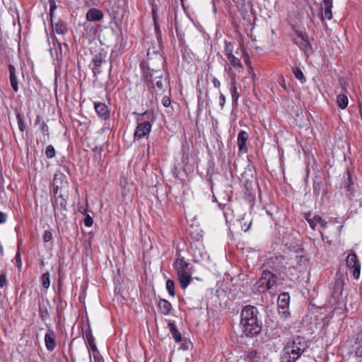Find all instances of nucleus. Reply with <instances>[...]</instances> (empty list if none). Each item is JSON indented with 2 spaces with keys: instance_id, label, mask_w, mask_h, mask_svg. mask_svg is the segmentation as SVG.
<instances>
[{
  "instance_id": "1",
  "label": "nucleus",
  "mask_w": 362,
  "mask_h": 362,
  "mask_svg": "<svg viewBox=\"0 0 362 362\" xmlns=\"http://www.w3.org/2000/svg\"><path fill=\"white\" fill-rule=\"evenodd\" d=\"M258 315L259 311L255 306L247 305L243 309L240 324L247 337H251L260 333L262 322Z\"/></svg>"
},
{
  "instance_id": "2",
  "label": "nucleus",
  "mask_w": 362,
  "mask_h": 362,
  "mask_svg": "<svg viewBox=\"0 0 362 362\" xmlns=\"http://www.w3.org/2000/svg\"><path fill=\"white\" fill-rule=\"evenodd\" d=\"M308 341L302 337H297L289 341L283 349L282 362L296 361L308 348Z\"/></svg>"
},
{
  "instance_id": "3",
  "label": "nucleus",
  "mask_w": 362,
  "mask_h": 362,
  "mask_svg": "<svg viewBox=\"0 0 362 362\" xmlns=\"http://www.w3.org/2000/svg\"><path fill=\"white\" fill-rule=\"evenodd\" d=\"M177 258L173 264L174 269L177 275L180 288L185 289L192 280V275L188 271L189 264L180 253H176Z\"/></svg>"
},
{
  "instance_id": "4",
  "label": "nucleus",
  "mask_w": 362,
  "mask_h": 362,
  "mask_svg": "<svg viewBox=\"0 0 362 362\" xmlns=\"http://www.w3.org/2000/svg\"><path fill=\"white\" fill-rule=\"evenodd\" d=\"M293 33V42L298 45L306 55H308L312 52V45L308 34L305 32L297 30H294Z\"/></svg>"
},
{
  "instance_id": "5",
  "label": "nucleus",
  "mask_w": 362,
  "mask_h": 362,
  "mask_svg": "<svg viewBox=\"0 0 362 362\" xmlns=\"http://www.w3.org/2000/svg\"><path fill=\"white\" fill-rule=\"evenodd\" d=\"M150 81L153 88L158 92L165 90L168 86L167 78L163 74V71L160 69L153 70V73L150 75Z\"/></svg>"
},
{
  "instance_id": "6",
  "label": "nucleus",
  "mask_w": 362,
  "mask_h": 362,
  "mask_svg": "<svg viewBox=\"0 0 362 362\" xmlns=\"http://www.w3.org/2000/svg\"><path fill=\"white\" fill-rule=\"evenodd\" d=\"M151 124L148 121H143L141 118L138 119L134 137L135 139H141L148 136L151 130Z\"/></svg>"
},
{
  "instance_id": "7",
  "label": "nucleus",
  "mask_w": 362,
  "mask_h": 362,
  "mask_svg": "<svg viewBox=\"0 0 362 362\" xmlns=\"http://www.w3.org/2000/svg\"><path fill=\"white\" fill-rule=\"evenodd\" d=\"M346 266L349 269H353V276L358 279L360 277L361 264L355 253L349 254L346 259Z\"/></svg>"
},
{
  "instance_id": "8",
  "label": "nucleus",
  "mask_w": 362,
  "mask_h": 362,
  "mask_svg": "<svg viewBox=\"0 0 362 362\" xmlns=\"http://www.w3.org/2000/svg\"><path fill=\"white\" fill-rule=\"evenodd\" d=\"M55 199H54V214L57 216V211H66V198L61 193L57 195L58 187L54 188Z\"/></svg>"
},
{
  "instance_id": "9",
  "label": "nucleus",
  "mask_w": 362,
  "mask_h": 362,
  "mask_svg": "<svg viewBox=\"0 0 362 362\" xmlns=\"http://www.w3.org/2000/svg\"><path fill=\"white\" fill-rule=\"evenodd\" d=\"M289 300H290V296L288 293H281L278 298L277 304L279 310V313H282L285 315V317L287 316L288 313V308L289 305Z\"/></svg>"
},
{
  "instance_id": "10",
  "label": "nucleus",
  "mask_w": 362,
  "mask_h": 362,
  "mask_svg": "<svg viewBox=\"0 0 362 362\" xmlns=\"http://www.w3.org/2000/svg\"><path fill=\"white\" fill-rule=\"evenodd\" d=\"M233 45L231 43L225 44V52L228 61L233 67H242L241 62L239 59H238L233 54Z\"/></svg>"
},
{
  "instance_id": "11",
  "label": "nucleus",
  "mask_w": 362,
  "mask_h": 362,
  "mask_svg": "<svg viewBox=\"0 0 362 362\" xmlns=\"http://www.w3.org/2000/svg\"><path fill=\"white\" fill-rule=\"evenodd\" d=\"M277 277L269 271H264L261 279L262 284H266L267 290H269L276 284Z\"/></svg>"
},
{
  "instance_id": "12",
  "label": "nucleus",
  "mask_w": 362,
  "mask_h": 362,
  "mask_svg": "<svg viewBox=\"0 0 362 362\" xmlns=\"http://www.w3.org/2000/svg\"><path fill=\"white\" fill-rule=\"evenodd\" d=\"M94 108L100 118L104 120L109 118L110 110L108 107L105 103L100 102L95 103Z\"/></svg>"
},
{
  "instance_id": "13",
  "label": "nucleus",
  "mask_w": 362,
  "mask_h": 362,
  "mask_svg": "<svg viewBox=\"0 0 362 362\" xmlns=\"http://www.w3.org/2000/svg\"><path fill=\"white\" fill-rule=\"evenodd\" d=\"M248 139V134L244 131L241 130L238 135L237 139V144L238 146V149L240 152L242 153H246L247 151V141Z\"/></svg>"
},
{
  "instance_id": "14",
  "label": "nucleus",
  "mask_w": 362,
  "mask_h": 362,
  "mask_svg": "<svg viewBox=\"0 0 362 362\" xmlns=\"http://www.w3.org/2000/svg\"><path fill=\"white\" fill-rule=\"evenodd\" d=\"M347 175V180L344 181V187L346 188V196L350 199H354V198L357 196L359 197L358 200L362 199V194H360L358 192H352L351 186L353 185V182L351 180L349 172L348 171L346 173Z\"/></svg>"
},
{
  "instance_id": "15",
  "label": "nucleus",
  "mask_w": 362,
  "mask_h": 362,
  "mask_svg": "<svg viewBox=\"0 0 362 362\" xmlns=\"http://www.w3.org/2000/svg\"><path fill=\"white\" fill-rule=\"evenodd\" d=\"M306 220L313 230H316L317 225L322 228H325L327 226V222L318 215H315L311 218H307Z\"/></svg>"
},
{
  "instance_id": "16",
  "label": "nucleus",
  "mask_w": 362,
  "mask_h": 362,
  "mask_svg": "<svg viewBox=\"0 0 362 362\" xmlns=\"http://www.w3.org/2000/svg\"><path fill=\"white\" fill-rule=\"evenodd\" d=\"M45 342L47 350L52 351L56 346L55 334L53 330L48 329L45 335Z\"/></svg>"
},
{
  "instance_id": "17",
  "label": "nucleus",
  "mask_w": 362,
  "mask_h": 362,
  "mask_svg": "<svg viewBox=\"0 0 362 362\" xmlns=\"http://www.w3.org/2000/svg\"><path fill=\"white\" fill-rule=\"evenodd\" d=\"M103 17V13L97 8H90L86 13V20L88 21H98Z\"/></svg>"
},
{
  "instance_id": "18",
  "label": "nucleus",
  "mask_w": 362,
  "mask_h": 362,
  "mask_svg": "<svg viewBox=\"0 0 362 362\" xmlns=\"http://www.w3.org/2000/svg\"><path fill=\"white\" fill-rule=\"evenodd\" d=\"M8 70L10 74V81L12 88L15 92L18 91V80L16 75V68L12 64L8 65Z\"/></svg>"
},
{
  "instance_id": "19",
  "label": "nucleus",
  "mask_w": 362,
  "mask_h": 362,
  "mask_svg": "<svg viewBox=\"0 0 362 362\" xmlns=\"http://www.w3.org/2000/svg\"><path fill=\"white\" fill-rule=\"evenodd\" d=\"M332 0H324L323 1V13L322 16L328 20L332 18Z\"/></svg>"
},
{
  "instance_id": "20",
  "label": "nucleus",
  "mask_w": 362,
  "mask_h": 362,
  "mask_svg": "<svg viewBox=\"0 0 362 362\" xmlns=\"http://www.w3.org/2000/svg\"><path fill=\"white\" fill-rule=\"evenodd\" d=\"M247 362H259L261 355L255 349H249L244 352Z\"/></svg>"
},
{
  "instance_id": "21",
  "label": "nucleus",
  "mask_w": 362,
  "mask_h": 362,
  "mask_svg": "<svg viewBox=\"0 0 362 362\" xmlns=\"http://www.w3.org/2000/svg\"><path fill=\"white\" fill-rule=\"evenodd\" d=\"M168 327L175 341L177 343L180 342L182 341V335L177 329L175 323L172 321H169Z\"/></svg>"
},
{
  "instance_id": "22",
  "label": "nucleus",
  "mask_w": 362,
  "mask_h": 362,
  "mask_svg": "<svg viewBox=\"0 0 362 362\" xmlns=\"http://www.w3.org/2000/svg\"><path fill=\"white\" fill-rule=\"evenodd\" d=\"M114 13L118 14L124 10L126 0H110Z\"/></svg>"
},
{
  "instance_id": "23",
  "label": "nucleus",
  "mask_w": 362,
  "mask_h": 362,
  "mask_svg": "<svg viewBox=\"0 0 362 362\" xmlns=\"http://www.w3.org/2000/svg\"><path fill=\"white\" fill-rule=\"evenodd\" d=\"M158 307L161 313L164 315H168L172 309L171 303L165 299L160 300Z\"/></svg>"
},
{
  "instance_id": "24",
  "label": "nucleus",
  "mask_w": 362,
  "mask_h": 362,
  "mask_svg": "<svg viewBox=\"0 0 362 362\" xmlns=\"http://www.w3.org/2000/svg\"><path fill=\"white\" fill-rule=\"evenodd\" d=\"M296 267L297 269L301 270L307 267L308 264V259L303 255H296Z\"/></svg>"
},
{
  "instance_id": "25",
  "label": "nucleus",
  "mask_w": 362,
  "mask_h": 362,
  "mask_svg": "<svg viewBox=\"0 0 362 362\" xmlns=\"http://www.w3.org/2000/svg\"><path fill=\"white\" fill-rule=\"evenodd\" d=\"M348 97L345 94H339L337 98V103L341 109H345L348 105Z\"/></svg>"
},
{
  "instance_id": "26",
  "label": "nucleus",
  "mask_w": 362,
  "mask_h": 362,
  "mask_svg": "<svg viewBox=\"0 0 362 362\" xmlns=\"http://www.w3.org/2000/svg\"><path fill=\"white\" fill-rule=\"evenodd\" d=\"M86 338L90 350L93 352H97V346L94 341V337L90 332L86 333Z\"/></svg>"
},
{
  "instance_id": "27",
  "label": "nucleus",
  "mask_w": 362,
  "mask_h": 362,
  "mask_svg": "<svg viewBox=\"0 0 362 362\" xmlns=\"http://www.w3.org/2000/svg\"><path fill=\"white\" fill-rule=\"evenodd\" d=\"M230 92H231L233 105L236 106L240 95L238 92L237 87L234 82H233L231 84Z\"/></svg>"
},
{
  "instance_id": "28",
  "label": "nucleus",
  "mask_w": 362,
  "mask_h": 362,
  "mask_svg": "<svg viewBox=\"0 0 362 362\" xmlns=\"http://www.w3.org/2000/svg\"><path fill=\"white\" fill-rule=\"evenodd\" d=\"M42 285L44 288H48L50 285V274L49 272H45L41 277Z\"/></svg>"
},
{
  "instance_id": "29",
  "label": "nucleus",
  "mask_w": 362,
  "mask_h": 362,
  "mask_svg": "<svg viewBox=\"0 0 362 362\" xmlns=\"http://www.w3.org/2000/svg\"><path fill=\"white\" fill-rule=\"evenodd\" d=\"M166 289L172 297L175 296V283L173 280L168 279L166 281Z\"/></svg>"
},
{
  "instance_id": "30",
  "label": "nucleus",
  "mask_w": 362,
  "mask_h": 362,
  "mask_svg": "<svg viewBox=\"0 0 362 362\" xmlns=\"http://www.w3.org/2000/svg\"><path fill=\"white\" fill-rule=\"evenodd\" d=\"M293 74L295 75L296 78L300 81L302 83L305 81L303 73L300 68L296 67L293 69Z\"/></svg>"
},
{
  "instance_id": "31",
  "label": "nucleus",
  "mask_w": 362,
  "mask_h": 362,
  "mask_svg": "<svg viewBox=\"0 0 362 362\" xmlns=\"http://www.w3.org/2000/svg\"><path fill=\"white\" fill-rule=\"evenodd\" d=\"M93 62L95 67H100L105 61L100 54H97L93 58Z\"/></svg>"
},
{
  "instance_id": "32",
  "label": "nucleus",
  "mask_w": 362,
  "mask_h": 362,
  "mask_svg": "<svg viewBox=\"0 0 362 362\" xmlns=\"http://www.w3.org/2000/svg\"><path fill=\"white\" fill-rule=\"evenodd\" d=\"M45 155L48 158H52L55 156V150L53 146L49 145L45 150Z\"/></svg>"
},
{
  "instance_id": "33",
  "label": "nucleus",
  "mask_w": 362,
  "mask_h": 362,
  "mask_svg": "<svg viewBox=\"0 0 362 362\" xmlns=\"http://www.w3.org/2000/svg\"><path fill=\"white\" fill-rule=\"evenodd\" d=\"M16 118H17V120H18V125L19 129L22 132H24L25 129V127L24 120L23 119V117L18 113L16 115Z\"/></svg>"
},
{
  "instance_id": "34",
  "label": "nucleus",
  "mask_w": 362,
  "mask_h": 362,
  "mask_svg": "<svg viewBox=\"0 0 362 362\" xmlns=\"http://www.w3.org/2000/svg\"><path fill=\"white\" fill-rule=\"evenodd\" d=\"M175 28L178 37H182L185 35V33L182 31L181 26L179 25L178 21H177V18L175 19Z\"/></svg>"
},
{
  "instance_id": "35",
  "label": "nucleus",
  "mask_w": 362,
  "mask_h": 362,
  "mask_svg": "<svg viewBox=\"0 0 362 362\" xmlns=\"http://www.w3.org/2000/svg\"><path fill=\"white\" fill-rule=\"evenodd\" d=\"M356 347L355 349V354L358 357H362V339L358 340V341L356 343Z\"/></svg>"
},
{
  "instance_id": "36",
  "label": "nucleus",
  "mask_w": 362,
  "mask_h": 362,
  "mask_svg": "<svg viewBox=\"0 0 362 362\" xmlns=\"http://www.w3.org/2000/svg\"><path fill=\"white\" fill-rule=\"evenodd\" d=\"M19 247H20V243H18V247L19 248ZM15 259L16 262V266L18 268H21L22 267V261H21V253H20L19 250H18V252L16 255Z\"/></svg>"
},
{
  "instance_id": "37",
  "label": "nucleus",
  "mask_w": 362,
  "mask_h": 362,
  "mask_svg": "<svg viewBox=\"0 0 362 362\" xmlns=\"http://www.w3.org/2000/svg\"><path fill=\"white\" fill-rule=\"evenodd\" d=\"M52 239V233L49 230H45L43 235L44 242H49Z\"/></svg>"
},
{
  "instance_id": "38",
  "label": "nucleus",
  "mask_w": 362,
  "mask_h": 362,
  "mask_svg": "<svg viewBox=\"0 0 362 362\" xmlns=\"http://www.w3.org/2000/svg\"><path fill=\"white\" fill-rule=\"evenodd\" d=\"M83 223L86 226L90 227L93 223V220L89 214H87L83 221Z\"/></svg>"
},
{
  "instance_id": "39",
  "label": "nucleus",
  "mask_w": 362,
  "mask_h": 362,
  "mask_svg": "<svg viewBox=\"0 0 362 362\" xmlns=\"http://www.w3.org/2000/svg\"><path fill=\"white\" fill-rule=\"evenodd\" d=\"M55 31L58 34H63L64 33V31H65V28H64V26L62 24L57 23L55 25Z\"/></svg>"
},
{
  "instance_id": "40",
  "label": "nucleus",
  "mask_w": 362,
  "mask_h": 362,
  "mask_svg": "<svg viewBox=\"0 0 362 362\" xmlns=\"http://www.w3.org/2000/svg\"><path fill=\"white\" fill-rule=\"evenodd\" d=\"M153 54L155 56L156 59L158 62L159 66H162L164 62L162 55L158 52H155Z\"/></svg>"
},
{
  "instance_id": "41",
  "label": "nucleus",
  "mask_w": 362,
  "mask_h": 362,
  "mask_svg": "<svg viewBox=\"0 0 362 362\" xmlns=\"http://www.w3.org/2000/svg\"><path fill=\"white\" fill-rule=\"evenodd\" d=\"M49 6H50V10H49V16H50V18L51 19L53 17V13H54V10L57 8V4H56V2L54 1V2H50L49 3Z\"/></svg>"
},
{
  "instance_id": "42",
  "label": "nucleus",
  "mask_w": 362,
  "mask_h": 362,
  "mask_svg": "<svg viewBox=\"0 0 362 362\" xmlns=\"http://www.w3.org/2000/svg\"><path fill=\"white\" fill-rule=\"evenodd\" d=\"M244 62L247 64V66L249 69V71L250 72V71H252V66H251V64L250 62V59H249V54L247 53L245 54L244 56Z\"/></svg>"
},
{
  "instance_id": "43",
  "label": "nucleus",
  "mask_w": 362,
  "mask_h": 362,
  "mask_svg": "<svg viewBox=\"0 0 362 362\" xmlns=\"http://www.w3.org/2000/svg\"><path fill=\"white\" fill-rule=\"evenodd\" d=\"M162 104L164 107H169L171 104V100L170 98L164 96L162 99Z\"/></svg>"
},
{
  "instance_id": "44",
  "label": "nucleus",
  "mask_w": 362,
  "mask_h": 362,
  "mask_svg": "<svg viewBox=\"0 0 362 362\" xmlns=\"http://www.w3.org/2000/svg\"><path fill=\"white\" fill-rule=\"evenodd\" d=\"M320 182L315 183L313 185V192L315 194L319 195L320 192Z\"/></svg>"
},
{
  "instance_id": "45",
  "label": "nucleus",
  "mask_w": 362,
  "mask_h": 362,
  "mask_svg": "<svg viewBox=\"0 0 362 362\" xmlns=\"http://www.w3.org/2000/svg\"><path fill=\"white\" fill-rule=\"evenodd\" d=\"M6 284V276L4 274L0 275V287L3 288Z\"/></svg>"
},
{
  "instance_id": "46",
  "label": "nucleus",
  "mask_w": 362,
  "mask_h": 362,
  "mask_svg": "<svg viewBox=\"0 0 362 362\" xmlns=\"http://www.w3.org/2000/svg\"><path fill=\"white\" fill-rule=\"evenodd\" d=\"M225 103H226V98L225 96L221 93V95L219 96V105L221 106V108L223 107L224 105H225Z\"/></svg>"
},
{
  "instance_id": "47",
  "label": "nucleus",
  "mask_w": 362,
  "mask_h": 362,
  "mask_svg": "<svg viewBox=\"0 0 362 362\" xmlns=\"http://www.w3.org/2000/svg\"><path fill=\"white\" fill-rule=\"evenodd\" d=\"M7 215L1 211H0V224L4 223L6 221Z\"/></svg>"
},
{
  "instance_id": "48",
  "label": "nucleus",
  "mask_w": 362,
  "mask_h": 362,
  "mask_svg": "<svg viewBox=\"0 0 362 362\" xmlns=\"http://www.w3.org/2000/svg\"><path fill=\"white\" fill-rule=\"evenodd\" d=\"M41 129L43 133L48 134L49 127L45 122L42 124Z\"/></svg>"
},
{
  "instance_id": "49",
  "label": "nucleus",
  "mask_w": 362,
  "mask_h": 362,
  "mask_svg": "<svg viewBox=\"0 0 362 362\" xmlns=\"http://www.w3.org/2000/svg\"><path fill=\"white\" fill-rule=\"evenodd\" d=\"M148 65L149 66V69H151V66H153V62L152 61L153 58L151 57V53L148 52Z\"/></svg>"
},
{
  "instance_id": "50",
  "label": "nucleus",
  "mask_w": 362,
  "mask_h": 362,
  "mask_svg": "<svg viewBox=\"0 0 362 362\" xmlns=\"http://www.w3.org/2000/svg\"><path fill=\"white\" fill-rule=\"evenodd\" d=\"M93 356L95 362H100V356H99V353L98 351H97V352H93Z\"/></svg>"
},
{
  "instance_id": "51",
  "label": "nucleus",
  "mask_w": 362,
  "mask_h": 362,
  "mask_svg": "<svg viewBox=\"0 0 362 362\" xmlns=\"http://www.w3.org/2000/svg\"><path fill=\"white\" fill-rule=\"evenodd\" d=\"M212 83L216 88H219L221 86V83L216 78H214L212 79Z\"/></svg>"
},
{
  "instance_id": "52",
  "label": "nucleus",
  "mask_w": 362,
  "mask_h": 362,
  "mask_svg": "<svg viewBox=\"0 0 362 362\" xmlns=\"http://www.w3.org/2000/svg\"><path fill=\"white\" fill-rule=\"evenodd\" d=\"M237 362H247V360H246V357L244 353L239 356V358L237 360Z\"/></svg>"
},
{
  "instance_id": "53",
  "label": "nucleus",
  "mask_w": 362,
  "mask_h": 362,
  "mask_svg": "<svg viewBox=\"0 0 362 362\" xmlns=\"http://www.w3.org/2000/svg\"><path fill=\"white\" fill-rule=\"evenodd\" d=\"M78 211L81 213V214H85L86 212V209H84V208H79L78 209Z\"/></svg>"
},
{
  "instance_id": "54",
  "label": "nucleus",
  "mask_w": 362,
  "mask_h": 362,
  "mask_svg": "<svg viewBox=\"0 0 362 362\" xmlns=\"http://www.w3.org/2000/svg\"><path fill=\"white\" fill-rule=\"evenodd\" d=\"M0 255H1V256L4 255V248L1 245H0Z\"/></svg>"
},
{
  "instance_id": "55",
  "label": "nucleus",
  "mask_w": 362,
  "mask_h": 362,
  "mask_svg": "<svg viewBox=\"0 0 362 362\" xmlns=\"http://www.w3.org/2000/svg\"><path fill=\"white\" fill-rule=\"evenodd\" d=\"M249 228V226H247L246 228L244 229L245 231H247ZM242 229L243 230V228H242Z\"/></svg>"
},
{
  "instance_id": "56",
  "label": "nucleus",
  "mask_w": 362,
  "mask_h": 362,
  "mask_svg": "<svg viewBox=\"0 0 362 362\" xmlns=\"http://www.w3.org/2000/svg\"><path fill=\"white\" fill-rule=\"evenodd\" d=\"M49 3L55 1L54 0H48Z\"/></svg>"
},
{
  "instance_id": "57",
  "label": "nucleus",
  "mask_w": 362,
  "mask_h": 362,
  "mask_svg": "<svg viewBox=\"0 0 362 362\" xmlns=\"http://www.w3.org/2000/svg\"><path fill=\"white\" fill-rule=\"evenodd\" d=\"M89 358H90V360L91 359V356L90 354H89Z\"/></svg>"
}]
</instances>
